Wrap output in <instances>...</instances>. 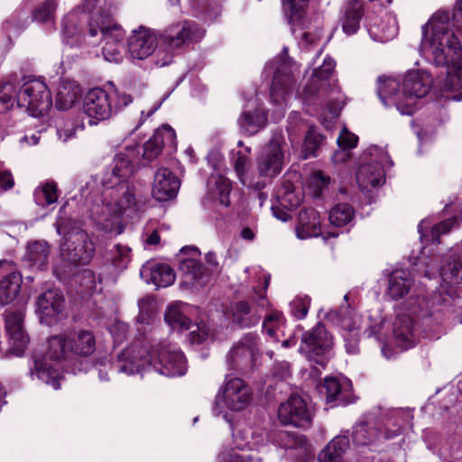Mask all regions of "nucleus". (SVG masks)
I'll list each match as a JSON object with an SVG mask.
<instances>
[{"mask_svg":"<svg viewBox=\"0 0 462 462\" xmlns=\"http://www.w3.org/2000/svg\"><path fill=\"white\" fill-rule=\"evenodd\" d=\"M328 318L348 332H355L360 328V317L349 306L330 311Z\"/></svg>","mask_w":462,"mask_h":462,"instance_id":"35","label":"nucleus"},{"mask_svg":"<svg viewBox=\"0 0 462 462\" xmlns=\"http://www.w3.org/2000/svg\"><path fill=\"white\" fill-rule=\"evenodd\" d=\"M356 181L363 189L375 188L384 183V172L381 163L372 162L362 164L356 173Z\"/></svg>","mask_w":462,"mask_h":462,"instance_id":"26","label":"nucleus"},{"mask_svg":"<svg viewBox=\"0 0 462 462\" xmlns=\"http://www.w3.org/2000/svg\"><path fill=\"white\" fill-rule=\"evenodd\" d=\"M209 185L212 196L219 202L228 207L230 205L229 194L231 191V182L228 179L221 175H212L209 180Z\"/></svg>","mask_w":462,"mask_h":462,"instance_id":"42","label":"nucleus"},{"mask_svg":"<svg viewBox=\"0 0 462 462\" xmlns=\"http://www.w3.org/2000/svg\"><path fill=\"white\" fill-rule=\"evenodd\" d=\"M218 462H251V457L234 450H226L218 455Z\"/></svg>","mask_w":462,"mask_h":462,"instance_id":"63","label":"nucleus"},{"mask_svg":"<svg viewBox=\"0 0 462 462\" xmlns=\"http://www.w3.org/2000/svg\"><path fill=\"white\" fill-rule=\"evenodd\" d=\"M354 217L353 208L346 203L335 206L329 213V221L333 226H343L348 224Z\"/></svg>","mask_w":462,"mask_h":462,"instance_id":"49","label":"nucleus"},{"mask_svg":"<svg viewBox=\"0 0 462 462\" xmlns=\"http://www.w3.org/2000/svg\"><path fill=\"white\" fill-rule=\"evenodd\" d=\"M432 79L424 71L407 72L402 81V94L397 97V109L402 115H412L416 101L424 97L430 91Z\"/></svg>","mask_w":462,"mask_h":462,"instance_id":"4","label":"nucleus"},{"mask_svg":"<svg viewBox=\"0 0 462 462\" xmlns=\"http://www.w3.org/2000/svg\"><path fill=\"white\" fill-rule=\"evenodd\" d=\"M441 276L443 280L450 283L462 282V257L450 256L447 264L442 267Z\"/></svg>","mask_w":462,"mask_h":462,"instance_id":"46","label":"nucleus"},{"mask_svg":"<svg viewBox=\"0 0 462 462\" xmlns=\"http://www.w3.org/2000/svg\"><path fill=\"white\" fill-rule=\"evenodd\" d=\"M329 182L330 178L325 176L321 171H316L310 177V185L314 187L316 195L321 194L323 189L327 188Z\"/></svg>","mask_w":462,"mask_h":462,"instance_id":"61","label":"nucleus"},{"mask_svg":"<svg viewBox=\"0 0 462 462\" xmlns=\"http://www.w3.org/2000/svg\"><path fill=\"white\" fill-rule=\"evenodd\" d=\"M296 233L300 239L318 236L320 234L319 214L316 209L310 208H302L300 211Z\"/></svg>","mask_w":462,"mask_h":462,"instance_id":"27","label":"nucleus"},{"mask_svg":"<svg viewBox=\"0 0 462 462\" xmlns=\"http://www.w3.org/2000/svg\"><path fill=\"white\" fill-rule=\"evenodd\" d=\"M164 319L172 328L180 330L190 328V319L184 315L178 305H171L169 307Z\"/></svg>","mask_w":462,"mask_h":462,"instance_id":"50","label":"nucleus"},{"mask_svg":"<svg viewBox=\"0 0 462 462\" xmlns=\"http://www.w3.org/2000/svg\"><path fill=\"white\" fill-rule=\"evenodd\" d=\"M412 285L411 274L406 270H395L389 277L388 293L393 300H399L406 295Z\"/></svg>","mask_w":462,"mask_h":462,"instance_id":"33","label":"nucleus"},{"mask_svg":"<svg viewBox=\"0 0 462 462\" xmlns=\"http://www.w3.org/2000/svg\"><path fill=\"white\" fill-rule=\"evenodd\" d=\"M83 110L91 125L108 119L113 113L110 95L103 88L90 89L84 97Z\"/></svg>","mask_w":462,"mask_h":462,"instance_id":"11","label":"nucleus"},{"mask_svg":"<svg viewBox=\"0 0 462 462\" xmlns=\"http://www.w3.org/2000/svg\"><path fill=\"white\" fill-rule=\"evenodd\" d=\"M32 376H36L43 383L51 385L55 390L60 388V380L63 379L57 370L47 366L42 361L34 362V369L31 371Z\"/></svg>","mask_w":462,"mask_h":462,"instance_id":"41","label":"nucleus"},{"mask_svg":"<svg viewBox=\"0 0 462 462\" xmlns=\"http://www.w3.org/2000/svg\"><path fill=\"white\" fill-rule=\"evenodd\" d=\"M158 45L154 31L140 26L133 31L128 39V52L134 60H144L151 56Z\"/></svg>","mask_w":462,"mask_h":462,"instance_id":"15","label":"nucleus"},{"mask_svg":"<svg viewBox=\"0 0 462 462\" xmlns=\"http://www.w3.org/2000/svg\"><path fill=\"white\" fill-rule=\"evenodd\" d=\"M378 430L367 422H362L356 426L353 432L354 441L358 445H369L378 438Z\"/></svg>","mask_w":462,"mask_h":462,"instance_id":"53","label":"nucleus"},{"mask_svg":"<svg viewBox=\"0 0 462 462\" xmlns=\"http://www.w3.org/2000/svg\"><path fill=\"white\" fill-rule=\"evenodd\" d=\"M60 191L56 182L48 180L41 184L34 191V199L38 205L46 207L58 201Z\"/></svg>","mask_w":462,"mask_h":462,"instance_id":"43","label":"nucleus"},{"mask_svg":"<svg viewBox=\"0 0 462 462\" xmlns=\"http://www.w3.org/2000/svg\"><path fill=\"white\" fill-rule=\"evenodd\" d=\"M333 60H325L323 64L315 69L310 82L304 88V98L311 101L314 96L323 97L337 89V86L330 82V77L334 71Z\"/></svg>","mask_w":462,"mask_h":462,"instance_id":"13","label":"nucleus"},{"mask_svg":"<svg viewBox=\"0 0 462 462\" xmlns=\"http://www.w3.org/2000/svg\"><path fill=\"white\" fill-rule=\"evenodd\" d=\"M201 36L202 32L194 28L189 23L185 22L182 24H176L167 29L163 40L171 49H178Z\"/></svg>","mask_w":462,"mask_h":462,"instance_id":"23","label":"nucleus"},{"mask_svg":"<svg viewBox=\"0 0 462 462\" xmlns=\"http://www.w3.org/2000/svg\"><path fill=\"white\" fill-rule=\"evenodd\" d=\"M188 253H190L191 257L180 260V269L183 273L182 284L187 287H202L208 279L201 263L193 257L199 255V251L196 247H183L180 250V254Z\"/></svg>","mask_w":462,"mask_h":462,"instance_id":"18","label":"nucleus"},{"mask_svg":"<svg viewBox=\"0 0 462 462\" xmlns=\"http://www.w3.org/2000/svg\"><path fill=\"white\" fill-rule=\"evenodd\" d=\"M180 189V180L168 168H160L155 172L152 195L160 202L173 199Z\"/></svg>","mask_w":462,"mask_h":462,"instance_id":"20","label":"nucleus"},{"mask_svg":"<svg viewBox=\"0 0 462 462\" xmlns=\"http://www.w3.org/2000/svg\"><path fill=\"white\" fill-rule=\"evenodd\" d=\"M96 350V337L88 329H69L48 339L46 355L57 361L88 357Z\"/></svg>","mask_w":462,"mask_h":462,"instance_id":"3","label":"nucleus"},{"mask_svg":"<svg viewBox=\"0 0 462 462\" xmlns=\"http://www.w3.org/2000/svg\"><path fill=\"white\" fill-rule=\"evenodd\" d=\"M377 83V93L381 101L385 106L394 105L397 107V97L402 94L399 81L389 77H380Z\"/></svg>","mask_w":462,"mask_h":462,"instance_id":"37","label":"nucleus"},{"mask_svg":"<svg viewBox=\"0 0 462 462\" xmlns=\"http://www.w3.org/2000/svg\"><path fill=\"white\" fill-rule=\"evenodd\" d=\"M59 0H44L32 12V18L40 23H53Z\"/></svg>","mask_w":462,"mask_h":462,"instance_id":"45","label":"nucleus"},{"mask_svg":"<svg viewBox=\"0 0 462 462\" xmlns=\"http://www.w3.org/2000/svg\"><path fill=\"white\" fill-rule=\"evenodd\" d=\"M404 416L408 413L402 410H394L391 412V416L387 419L386 429L384 431V439H390L401 434L403 428Z\"/></svg>","mask_w":462,"mask_h":462,"instance_id":"52","label":"nucleus"},{"mask_svg":"<svg viewBox=\"0 0 462 462\" xmlns=\"http://www.w3.org/2000/svg\"><path fill=\"white\" fill-rule=\"evenodd\" d=\"M278 419L284 425L308 428L311 424L312 414L307 402L300 396L293 394L281 403Z\"/></svg>","mask_w":462,"mask_h":462,"instance_id":"10","label":"nucleus"},{"mask_svg":"<svg viewBox=\"0 0 462 462\" xmlns=\"http://www.w3.org/2000/svg\"><path fill=\"white\" fill-rule=\"evenodd\" d=\"M52 104L47 85L39 79L25 82L18 90L17 106L23 107L35 117L48 112Z\"/></svg>","mask_w":462,"mask_h":462,"instance_id":"5","label":"nucleus"},{"mask_svg":"<svg viewBox=\"0 0 462 462\" xmlns=\"http://www.w3.org/2000/svg\"><path fill=\"white\" fill-rule=\"evenodd\" d=\"M441 301L439 294L432 295L430 298H422L418 300V305L420 309L417 313L422 318L431 317L441 310L440 308H437Z\"/></svg>","mask_w":462,"mask_h":462,"instance_id":"55","label":"nucleus"},{"mask_svg":"<svg viewBox=\"0 0 462 462\" xmlns=\"http://www.w3.org/2000/svg\"><path fill=\"white\" fill-rule=\"evenodd\" d=\"M38 310L42 322L51 323V319L60 315L64 309V298L59 290H48L38 297Z\"/></svg>","mask_w":462,"mask_h":462,"instance_id":"21","label":"nucleus"},{"mask_svg":"<svg viewBox=\"0 0 462 462\" xmlns=\"http://www.w3.org/2000/svg\"><path fill=\"white\" fill-rule=\"evenodd\" d=\"M458 224L459 218L455 216L433 225L430 235L431 243L439 244L440 236L448 234L454 227L458 226Z\"/></svg>","mask_w":462,"mask_h":462,"instance_id":"54","label":"nucleus"},{"mask_svg":"<svg viewBox=\"0 0 462 462\" xmlns=\"http://www.w3.org/2000/svg\"><path fill=\"white\" fill-rule=\"evenodd\" d=\"M113 15L114 8L111 5L105 15L101 13L93 14L88 24L89 36L96 37L100 32L105 42H109L111 45L119 44L124 33L122 28L115 23Z\"/></svg>","mask_w":462,"mask_h":462,"instance_id":"12","label":"nucleus"},{"mask_svg":"<svg viewBox=\"0 0 462 462\" xmlns=\"http://www.w3.org/2000/svg\"><path fill=\"white\" fill-rule=\"evenodd\" d=\"M257 346V337L246 334L230 350L228 362L235 370L244 371L252 365Z\"/></svg>","mask_w":462,"mask_h":462,"instance_id":"19","label":"nucleus"},{"mask_svg":"<svg viewBox=\"0 0 462 462\" xmlns=\"http://www.w3.org/2000/svg\"><path fill=\"white\" fill-rule=\"evenodd\" d=\"M279 439L284 448H298L307 444V439L296 432L282 431Z\"/></svg>","mask_w":462,"mask_h":462,"instance_id":"57","label":"nucleus"},{"mask_svg":"<svg viewBox=\"0 0 462 462\" xmlns=\"http://www.w3.org/2000/svg\"><path fill=\"white\" fill-rule=\"evenodd\" d=\"M63 208L60 210V216L58 219L55 222L56 230L59 235H62L64 236V241L66 240L67 236L76 231V230H82L80 227H79L78 223L70 218L62 216Z\"/></svg>","mask_w":462,"mask_h":462,"instance_id":"56","label":"nucleus"},{"mask_svg":"<svg viewBox=\"0 0 462 462\" xmlns=\"http://www.w3.org/2000/svg\"><path fill=\"white\" fill-rule=\"evenodd\" d=\"M420 50L437 67H447L446 85L462 89V48L451 27L450 15L439 11L422 27Z\"/></svg>","mask_w":462,"mask_h":462,"instance_id":"1","label":"nucleus"},{"mask_svg":"<svg viewBox=\"0 0 462 462\" xmlns=\"http://www.w3.org/2000/svg\"><path fill=\"white\" fill-rule=\"evenodd\" d=\"M97 2V0H84L82 4L84 13L88 12L90 14L89 17L86 14L79 17L77 13H70L65 17L63 21V31L69 37H73L83 31V22H86L87 20H89V22L91 21V16L95 14L94 9ZM96 13H101L105 15L107 13V10L102 11L99 9L96 11Z\"/></svg>","mask_w":462,"mask_h":462,"instance_id":"25","label":"nucleus"},{"mask_svg":"<svg viewBox=\"0 0 462 462\" xmlns=\"http://www.w3.org/2000/svg\"><path fill=\"white\" fill-rule=\"evenodd\" d=\"M79 98V92L71 84H62L59 87L55 105L59 110H68L73 106Z\"/></svg>","mask_w":462,"mask_h":462,"instance_id":"44","label":"nucleus"},{"mask_svg":"<svg viewBox=\"0 0 462 462\" xmlns=\"http://www.w3.org/2000/svg\"><path fill=\"white\" fill-rule=\"evenodd\" d=\"M60 254L70 263L86 264L95 254V245L87 232L76 230L61 243Z\"/></svg>","mask_w":462,"mask_h":462,"instance_id":"7","label":"nucleus"},{"mask_svg":"<svg viewBox=\"0 0 462 462\" xmlns=\"http://www.w3.org/2000/svg\"><path fill=\"white\" fill-rule=\"evenodd\" d=\"M102 183L105 186L106 197L125 214L128 209L134 208L136 204L134 187L125 180L112 181L104 178Z\"/></svg>","mask_w":462,"mask_h":462,"instance_id":"14","label":"nucleus"},{"mask_svg":"<svg viewBox=\"0 0 462 462\" xmlns=\"http://www.w3.org/2000/svg\"><path fill=\"white\" fill-rule=\"evenodd\" d=\"M294 75L292 68L286 63L281 64L273 76L270 88L271 101L282 106L287 102L288 97L291 95L294 87Z\"/></svg>","mask_w":462,"mask_h":462,"instance_id":"16","label":"nucleus"},{"mask_svg":"<svg viewBox=\"0 0 462 462\" xmlns=\"http://www.w3.org/2000/svg\"><path fill=\"white\" fill-rule=\"evenodd\" d=\"M267 123V112L263 108L245 111L238 118L240 128L248 135H254L263 129Z\"/></svg>","mask_w":462,"mask_h":462,"instance_id":"29","label":"nucleus"},{"mask_svg":"<svg viewBox=\"0 0 462 462\" xmlns=\"http://www.w3.org/2000/svg\"><path fill=\"white\" fill-rule=\"evenodd\" d=\"M18 91L12 82L0 84V113H6L17 106Z\"/></svg>","mask_w":462,"mask_h":462,"instance_id":"48","label":"nucleus"},{"mask_svg":"<svg viewBox=\"0 0 462 462\" xmlns=\"http://www.w3.org/2000/svg\"><path fill=\"white\" fill-rule=\"evenodd\" d=\"M348 448V438L346 436H337L319 454V461L344 462V454Z\"/></svg>","mask_w":462,"mask_h":462,"instance_id":"32","label":"nucleus"},{"mask_svg":"<svg viewBox=\"0 0 462 462\" xmlns=\"http://www.w3.org/2000/svg\"><path fill=\"white\" fill-rule=\"evenodd\" d=\"M23 282L22 275L12 272L0 281V304L8 305L18 296Z\"/></svg>","mask_w":462,"mask_h":462,"instance_id":"34","label":"nucleus"},{"mask_svg":"<svg viewBox=\"0 0 462 462\" xmlns=\"http://www.w3.org/2000/svg\"><path fill=\"white\" fill-rule=\"evenodd\" d=\"M323 387L326 391V401L332 402L340 400L342 389L339 381L335 377H328L324 380Z\"/></svg>","mask_w":462,"mask_h":462,"instance_id":"58","label":"nucleus"},{"mask_svg":"<svg viewBox=\"0 0 462 462\" xmlns=\"http://www.w3.org/2000/svg\"><path fill=\"white\" fill-rule=\"evenodd\" d=\"M276 197L280 205L289 209L296 208L301 202L300 194L295 192L293 183L288 180H282L276 192Z\"/></svg>","mask_w":462,"mask_h":462,"instance_id":"40","label":"nucleus"},{"mask_svg":"<svg viewBox=\"0 0 462 462\" xmlns=\"http://www.w3.org/2000/svg\"><path fill=\"white\" fill-rule=\"evenodd\" d=\"M286 146L282 134H274L257 160V171L260 176L273 179L280 174L283 167Z\"/></svg>","mask_w":462,"mask_h":462,"instance_id":"8","label":"nucleus"},{"mask_svg":"<svg viewBox=\"0 0 462 462\" xmlns=\"http://www.w3.org/2000/svg\"><path fill=\"white\" fill-rule=\"evenodd\" d=\"M323 142V136L314 127H310L301 150V158L316 157Z\"/></svg>","mask_w":462,"mask_h":462,"instance_id":"47","label":"nucleus"},{"mask_svg":"<svg viewBox=\"0 0 462 462\" xmlns=\"http://www.w3.org/2000/svg\"><path fill=\"white\" fill-rule=\"evenodd\" d=\"M334 346V337L324 324L318 323L310 330L301 335L300 351L310 360L324 366L323 356L327 355Z\"/></svg>","mask_w":462,"mask_h":462,"instance_id":"6","label":"nucleus"},{"mask_svg":"<svg viewBox=\"0 0 462 462\" xmlns=\"http://www.w3.org/2000/svg\"><path fill=\"white\" fill-rule=\"evenodd\" d=\"M196 329L189 333V339L192 344H200L208 337V330L205 325H195Z\"/></svg>","mask_w":462,"mask_h":462,"instance_id":"64","label":"nucleus"},{"mask_svg":"<svg viewBox=\"0 0 462 462\" xmlns=\"http://www.w3.org/2000/svg\"><path fill=\"white\" fill-rule=\"evenodd\" d=\"M260 316L253 312L246 301L236 302L232 309V319L241 328L255 326L260 321Z\"/></svg>","mask_w":462,"mask_h":462,"instance_id":"38","label":"nucleus"},{"mask_svg":"<svg viewBox=\"0 0 462 462\" xmlns=\"http://www.w3.org/2000/svg\"><path fill=\"white\" fill-rule=\"evenodd\" d=\"M125 150V152H119L115 156L111 171L115 180H124L123 179L131 176L134 170V161L139 155V146H127Z\"/></svg>","mask_w":462,"mask_h":462,"instance_id":"24","label":"nucleus"},{"mask_svg":"<svg viewBox=\"0 0 462 462\" xmlns=\"http://www.w3.org/2000/svg\"><path fill=\"white\" fill-rule=\"evenodd\" d=\"M49 255V245L45 241H34L27 245L23 259L30 266L43 270L48 265Z\"/></svg>","mask_w":462,"mask_h":462,"instance_id":"30","label":"nucleus"},{"mask_svg":"<svg viewBox=\"0 0 462 462\" xmlns=\"http://www.w3.org/2000/svg\"><path fill=\"white\" fill-rule=\"evenodd\" d=\"M225 404L230 410L242 411L251 401L252 393L250 387L240 378H230L226 382L222 392ZM220 393L217 397L219 398Z\"/></svg>","mask_w":462,"mask_h":462,"instance_id":"17","label":"nucleus"},{"mask_svg":"<svg viewBox=\"0 0 462 462\" xmlns=\"http://www.w3.org/2000/svg\"><path fill=\"white\" fill-rule=\"evenodd\" d=\"M284 17L291 25L299 24L305 15L310 0H281Z\"/></svg>","mask_w":462,"mask_h":462,"instance_id":"39","label":"nucleus"},{"mask_svg":"<svg viewBox=\"0 0 462 462\" xmlns=\"http://www.w3.org/2000/svg\"><path fill=\"white\" fill-rule=\"evenodd\" d=\"M10 347L6 355L22 356L29 343V337L23 328L7 332Z\"/></svg>","mask_w":462,"mask_h":462,"instance_id":"51","label":"nucleus"},{"mask_svg":"<svg viewBox=\"0 0 462 462\" xmlns=\"http://www.w3.org/2000/svg\"><path fill=\"white\" fill-rule=\"evenodd\" d=\"M120 209L103 193L101 203H95L90 208V217L97 228L106 232L120 235L124 231Z\"/></svg>","mask_w":462,"mask_h":462,"instance_id":"9","label":"nucleus"},{"mask_svg":"<svg viewBox=\"0 0 462 462\" xmlns=\"http://www.w3.org/2000/svg\"><path fill=\"white\" fill-rule=\"evenodd\" d=\"M175 141L174 130L168 125L158 129L153 135L143 145V158L152 161L162 152L163 146L173 144Z\"/></svg>","mask_w":462,"mask_h":462,"instance_id":"22","label":"nucleus"},{"mask_svg":"<svg viewBox=\"0 0 462 462\" xmlns=\"http://www.w3.org/2000/svg\"><path fill=\"white\" fill-rule=\"evenodd\" d=\"M5 321L6 332L23 328V314L22 311H6Z\"/></svg>","mask_w":462,"mask_h":462,"instance_id":"60","label":"nucleus"},{"mask_svg":"<svg viewBox=\"0 0 462 462\" xmlns=\"http://www.w3.org/2000/svg\"><path fill=\"white\" fill-rule=\"evenodd\" d=\"M149 272L152 282L157 287H168L175 281L173 269L165 263H151L143 267V273Z\"/></svg>","mask_w":462,"mask_h":462,"instance_id":"36","label":"nucleus"},{"mask_svg":"<svg viewBox=\"0 0 462 462\" xmlns=\"http://www.w3.org/2000/svg\"><path fill=\"white\" fill-rule=\"evenodd\" d=\"M362 16V2L359 0L349 1L341 18L343 32L347 35L356 33L360 27V21Z\"/></svg>","mask_w":462,"mask_h":462,"instance_id":"31","label":"nucleus"},{"mask_svg":"<svg viewBox=\"0 0 462 462\" xmlns=\"http://www.w3.org/2000/svg\"><path fill=\"white\" fill-rule=\"evenodd\" d=\"M146 365L168 377L183 375L187 371V361L183 353L171 346H160L154 355L140 357L134 356L118 369L132 374L143 371Z\"/></svg>","mask_w":462,"mask_h":462,"instance_id":"2","label":"nucleus"},{"mask_svg":"<svg viewBox=\"0 0 462 462\" xmlns=\"http://www.w3.org/2000/svg\"><path fill=\"white\" fill-rule=\"evenodd\" d=\"M102 51L105 59L108 61L119 62L122 60L119 44L111 45L109 42H105Z\"/></svg>","mask_w":462,"mask_h":462,"instance_id":"62","label":"nucleus"},{"mask_svg":"<svg viewBox=\"0 0 462 462\" xmlns=\"http://www.w3.org/2000/svg\"><path fill=\"white\" fill-rule=\"evenodd\" d=\"M310 299L307 296L303 298H297L291 303V311L292 315L298 319H304L310 309Z\"/></svg>","mask_w":462,"mask_h":462,"instance_id":"59","label":"nucleus"},{"mask_svg":"<svg viewBox=\"0 0 462 462\" xmlns=\"http://www.w3.org/2000/svg\"><path fill=\"white\" fill-rule=\"evenodd\" d=\"M414 322L405 314L398 315L393 322V332L397 345L407 349L414 344Z\"/></svg>","mask_w":462,"mask_h":462,"instance_id":"28","label":"nucleus"}]
</instances>
